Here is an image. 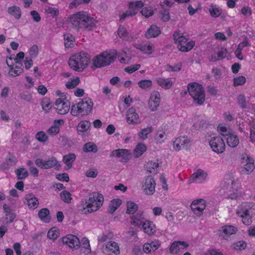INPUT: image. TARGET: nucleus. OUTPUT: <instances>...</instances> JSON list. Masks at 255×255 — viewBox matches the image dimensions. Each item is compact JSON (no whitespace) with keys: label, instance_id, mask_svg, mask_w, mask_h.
I'll list each match as a JSON object with an SVG mask.
<instances>
[{"label":"nucleus","instance_id":"obj_61","mask_svg":"<svg viewBox=\"0 0 255 255\" xmlns=\"http://www.w3.org/2000/svg\"><path fill=\"white\" fill-rule=\"evenodd\" d=\"M228 53L227 48L225 47H221V50L217 52V57L219 59H223L227 56L226 54Z\"/></svg>","mask_w":255,"mask_h":255},{"label":"nucleus","instance_id":"obj_60","mask_svg":"<svg viewBox=\"0 0 255 255\" xmlns=\"http://www.w3.org/2000/svg\"><path fill=\"white\" fill-rule=\"evenodd\" d=\"M24 53L23 52L21 51L18 53L16 54V56L15 58H14V60L15 61V63L17 64H18L19 65H21V66L22 65V60L24 58Z\"/></svg>","mask_w":255,"mask_h":255},{"label":"nucleus","instance_id":"obj_46","mask_svg":"<svg viewBox=\"0 0 255 255\" xmlns=\"http://www.w3.org/2000/svg\"><path fill=\"white\" fill-rule=\"evenodd\" d=\"M60 196L61 200L65 203H70L72 199L71 193L66 190L62 191L60 193Z\"/></svg>","mask_w":255,"mask_h":255},{"label":"nucleus","instance_id":"obj_14","mask_svg":"<svg viewBox=\"0 0 255 255\" xmlns=\"http://www.w3.org/2000/svg\"><path fill=\"white\" fill-rule=\"evenodd\" d=\"M63 244L68 245L70 248L78 249L80 246L79 239L75 235H68L62 239Z\"/></svg>","mask_w":255,"mask_h":255},{"label":"nucleus","instance_id":"obj_53","mask_svg":"<svg viewBox=\"0 0 255 255\" xmlns=\"http://www.w3.org/2000/svg\"><path fill=\"white\" fill-rule=\"evenodd\" d=\"M76 159V155L70 153L63 156V161L64 163H72Z\"/></svg>","mask_w":255,"mask_h":255},{"label":"nucleus","instance_id":"obj_26","mask_svg":"<svg viewBox=\"0 0 255 255\" xmlns=\"http://www.w3.org/2000/svg\"><path fill=\"white\" fill-rule=\"evenodd\" d=\"M38 216L40 220L46 223L50 222L51 217L49 210L47 208H42L38 212Z\"/></svg>","mask_w":255,"mask_h":255},{"label":"nucleus","instance_id":"obj_6","mask_svg":"<svg viewBox=\"0 0 255 255\" xmlns=\"http://www.w3.org/2000/svg\"><path fill=\"white\" fill-rule=\"evenodd\" d=\"M116 59V55H113L108 51H104L93 59L94 67L99 68L108 66L113 63Z\"/></svg>","mask_w":255,"mask_h":255},{"label":"nucleus","instance_id":"obj_4","mask_svg":"<svg viewBox=\"0 0 255 255\" xmlns=\"http://www.w3.org/2000/svg\"><path fill=\"white\" fill-rule=\"evenodd\" d=\"M190 96L193 99L195 103L202 105L205 100V91L203 87L198 83H189L187 87Z\"/></svg>","mask_w":255,"mask_h":255},{"label":"nucleus","instance_id":"obj_22","mask_svg":"<svg viewBox=\"0 0 255 255\" xmlns=\"http://www.w3.org/2000/svg\"><path fill=\"white\" fill-rule=\"evenodd\" d=\"M131 224L135 226H140L146 221L142 216V212H138L135 215L130 217Z\"/></svg>","mask_w":255,"mask_h":255},{"label":"nucleus","instance_id":"obj_32","mask_svg":"<svg viewBox=\"0 0 255 255\" xmlns=\"http://www.w3.org/2000/svg\"><path fill=\"white\" fill-rule=\"evenodd\" d=\"M7 11L17 19H19L21 17V9L17 6L13 5L8 7Z\"/></svg>","mask_w":255,"mask_h":255},{"label":"nucleus","instance_id":"obj_16","mask_svg":"<svg viewBox=\"0 0 255 255\" xmlns=\"http://www.w3.org/2000/svg\"><path fill=\"white\" fill-rule=\"evenodd\" d=\"M205 201L202 199L194 200L191 204V208L196 215L200 216L205 208Z\"/></svg>","mask_w":255,"mask_h":255},{"label":"nucleus","instance_id":"obj_5","mask_svg":"<svg viewBox=\"0 0 255 255\" xmlns=\"http://www.w3.org/2000/svg\"><path fill=\"white\" fill-rule=\"evenodd\" d=\"M173 36L175 43H178L177 48L180 51L188 52L191 50L195 45V42L193 40L187 42V39L179 30L175 31Z\"/></svg>","mask_w":255,"mask_h":255},{"label":"nucleus","instance_id":"obj_62","mask_svg":"<svg viewBox=\"0 0 255 255\" xmlns=\"http://www.w3.org/2000/svg\"><path fill=\"white\" fill-rule=\"evenodd\" d=\"M161 18L163 21H168L170 18L168 9L164 10L161 12Z\"/></svg>","mask_w":255,"mask_h":255},{"label":"nucleus","instance_id":"obj_10","mask_svg":"<svg viewBox=\"0 0 255 255\" xmlns=\"http://www.w3.org/2000/svg\"><path fill=\"white\" fill-rule=\"evenodd\" d=\"M55 107L54 108L59 114H66L70 110V102L66 98L64 100L61 98L57 99L55 101Z\"/></svg>","mask_w":255,"mask_h":255},{"label":"nucleus","instance_id":"obj_56","mask_svg":"<svg viewBox=\"0 0 255 255\" xmlns=\"http://www.w3.org/2000/svg\"><path fill=\"white\" fill-rule=\"evenodd\" d=\"M234 86H237L244 85L246 82V78L244 76H240L234 79Z\"/></svg>","mask_w":255,"mask_h":255},{"label":"nucleus","instance_id":"obj_21","mask_svg":"<svg viewBox=\"0 0 255 255\" xmlns=\"http://www.w3.org/2000/svg\"><path fill=\"white\" fill-rule=\"evenodd\" d=\"M127 121L129 124H136L139 123V116L135 112V110L129 108L127 113Z\"/></svg>","mask_w":255,"mask_h":255},{"label":"nucleus","instance_id":"obj_47","mask_svg":"<svg viewBox=\"0 0 255 255\" xmlns=\"http://www.w3.org/2000/svg\"><path fill=\"white\" fill-rule=\"evenodd\" d=\"M138 86L143 89L150 88L152 87V81L150 80H142L137 83Z\"/></svg>","mask_w":255,"mask_h":255},{"label":"nucleus","instance_id":"obj_40","mask_svg":"<svg viewBox=\"0 0 255 255\" xmlns=\"http://www.w3.org/2000/svg\"><path fill=\"white\" fill-rule=\"evenodd\" d=\"M91 127V123L88 121L81 122L78 127L77 130L78 132H83L86 131Z\"/></svg>","mask_w":255,"mask_h":255},{"label":"nucleus","instance_id":"obj_34","mask_svg":"<svg viewBox=\"0 0 255 255\" xmlns=\"http://www.w3.org/2000/svg\"><path fill=\"white\" fill-rule=\"evenodd\" d=\"M146 150V146L143 143H138L133 150L135 157H138Z\"/></svg>","mask_w":255,"mask_h":255},{"label":"nucleus","instance_id":"obj_13","mask_svg":"<svg viewBox=\"0 0 255 255\" xmlns=\"http://www.w3.org/2000/svg\"><path fill=\"white\" fill-rule=\"evenodd\" d=\"M155 181L151 176H148L145 179L142 188L145 193L152 195L155 192Z\"/></svg>","mask_w":255,"mask_h":255},{"label":"nucleus","instance_id":"obj_48","mask_svg":"<svg viewBox=\"0 0 255 255\" xmlns=\"http://www.w3.org/2000/svg\"><path fill=\"white\" fill-rule=\"evenodd\" d=\"M140 13L145 17H149L153 14L154 12L151 6H145L142 8Z\"/></svg>","mask_w":255,"mask_h":255},{"label":"nucleus","instance_id":"obj_57","mask_svg":"<svg viewBox=\"0 0 255 255\" xmlns=\"http://www.w3.org/2000/svg\"><path fill=\"white\" fill-rule=\"evenodd\" d=\"M6 160L10 165H15L17 162V159L16 157L13 154L9 152L6 156Z\"/></svg>","mask_w":255,"mask_h":255},{"label":"nucleus","instance_id":"obj_50","mask_svg":"<svg viewBox=\"0 0 255 255\" xmlns=\"http://www.w3.org/2000/svg\"><path fill=\"white\" fill-rule=\"evenodd\" d=\"M80 78L77 77L76 78L72 79L71 81L66 83L65 86L67 88L72 89L74 88L80 83Z\"/></svg>","mask_w":255,"mask_h":255},{"label":"nucleus","instance_id":"obj_63","mask_svg":"<svg viewBox=\"0 0 255 255\" xmlns=\"http://www.w3.org/2000/svg\"><path fill=\"white\" fill-rule=\"evenodd\" d=\"M29 55L32 57H35L38 54V48L36 45H33L29 49Z\"/></svg>","mask_w":255,"mask_h":255},{"label":"nucleus","instance_id":"obj_44","mask_svg":"<svg viewBox=\"0 0 255 255\" xmlns=\"http://www.w3.org/2000/svg\"><path fill=\"white\" fill-rule=\"evenodd\" d=\"M137 48L143 53H147L148 54H151L153 51L152 45L150 43L139 45Z\"/></svg>","mask_w":255,"mask_h":255},{"label":"nucleus","instance_id":"obj_43","mask_svg":"<svg viewBox=\"0 0 255 255\" xmlns=\"http://www.w3.org/2000/svg\"><path fill=\"white\" fill-rule=\"evenodd\" d=\"M210 13L212 17H217L220 15L222 10L216 5H211L209 9Z\"/></svg>","mask_w":255,"mask_h":255},{"label":"nucleus","instance_id":"obj_24","mask_svg":"<svg viewBox=\"0 0 255 255\" xmlns=\"http://www.w3.org/2000/svg\"><path fill=\"white\" fill-rule=\"evenodd\" d=\"M247 163L245 165L242 170L243 174H249L252 172L255 169L254 160L250 156H247Z\"/></svg>","mask_w":255,"mask_h":255},{"label":"nucleus","instance_id":"obj_1","mask_svg":"<svg viewBox=\"0 0 255 255\" xmlns=\"http://www.w3.org/2000/svg\"><path fill=\"white\" fill-rule=\"evenodd\" d=\"M104 197L98 192H93L89 195V199L82 200L79 206V210L86 214L98 210L103 205Z\"/></svg>","mask_w":255,"mask_h":255},{"label":"nucleus","instance_id":"obj_15","mask_svg":"<svg viewBox=\"0 0 255 255\" xmlns=\"http://www.w3.org/2000/svg\"><path fill=\"white\" fill-rule=\"evenodd\" d=\"M160 95L158 92L154 91L150 95L148 101V106L152 111H156L159 106Z\"/></svg>","mask_w":255,"mask_h":255},{"label":"nucleus","instance_id":"obj_58","mask_svg":"<svg viewBox=\"0 0 255 255\" xmlns=\"http://www.w3.org/2000/svg\"><path fill=\"white\" fill-rule=\"evenodd\" d=\"M19 97L20 99L30 103L32 100V95L28 92H23L19 94Z\"/></svg>","mask_w":255,"mask_h":255},{"label":"nucleus","instance_id":"obj_17","mask_svg":"<svg viewBox=\"0 0 255 255\" xmlns=\"http://www.w3.org/2000/svg\"><path fill=\"white\" fill-rule=\"evenodd\" d=\"M130 153L129 150L126 149H117L114 150L111 153V157L121 158L122 162H127L129 160Z\"/></svg>","mask_w":255,"mask_h":255},{"label":"nucleus","instance_id":"obj_45","mask_svg":"<svg viewBox=\"0 0 255 255\" xmlns=\"http://www.w3.org/2000/svg\"><path fill=\"white\" fill-rule=\"evenodd\" d=\"M158 167V163L152 161H149L146 165L147 171L150 173L156 174V169Z\"/></svg>","mask_w":255,"mask_h":255},{"label":"nucleus","instance_id":"obj_8","mask_svg":"<svg viewBox=\"0 0 255 255\" xmlns=\"http://www.w3.org/2000/svg\"><path fill=\"white\" fill-rule=\"evenodd\" d=\"M144 5V3L141 0L129 2L128 9L120 15V20L123 21L127 17L135 15L139 9L143 7Z\"/></svg>","mask_w":255,"mask_h":255},{"label":"nucleus","instance_id":"obj_59","mask_svg":"<svg viewBox=\"0 0 255 255\" xmlns=\"http://www.w3.org/2000/svg\"><path fill=\"white\" fill-rule=\"evenodd\" d=\"M56 177L58 180L61 181H65L68 182L69 181V176L66 173L58 174L56 175Z\"/></svg>","mask_w":255,"mask_h":255},{"label":"nucleus","instance_id":"obj_51","mask_svg":"<svg viewBox=\"0 0 255 255\" xmlns=\"http://www.w3.org/2000/svg\"><path fill=\"white\" fill-rule=\"evenodd\" d=\"M233 249L237 251H242L245 250L247 247V244L244 241H239L233 244Z\"/></svg>","mask_w":255,"mask_h":255},{"label":"nucleus","instance_id":"obj_39","mask_svg":"<svg viewBox=\"0 0 255 255\" xmlns=\"http://www.w3.org/2000/svg\"><path fill=\"white\" fill-rule=\"evenodd\" d=\"M6 64L10 68L9 70V74L13 77H15L20 75L23 72L22 68H17V69H14L12 65H9L7 61H6Z\"/></svg>","mask_w":255,"mask_h":255},{"label":"nucleus","instance_id":"obj_9","mask_svg":"<svg viewBox=\"0 0 255 255\" xmlns=\"http://www.w3.org/2000/svg\"><path fill=\"white\" fill-rule=\"evenodd\" d=\"M209 144L212 150L217 153H222L225 150V143L220 136L212 138L209 142Z\"/></svg>","mask_w":255,"mask_h":255},{"label":"nucleus","instance_id":"obj_11","mask_svg":"<svg viewBox=\"0 0 255 255\" xmlns=\"http://www.w3.org/2000/svg\"><path fill=\"white\" fill-rule=\"evenodd\" d=\"M191 141L192 140L187 136H180L177 138L173 142V147L176 151L181 149H188L190 146Z\"/></svg>","mask_w":255,"mask_h":255},{"label":"nucleus","instance_id":"obj_37","mask_svg":"<svg viewBox=\"0 0 255 255\" xmlns=\"http://www.w3.org/2000/svg\"><path fill=\"white\" fill-rule=\"evenodd\" d=\"M83 151L85 152H92L96 153L98 151V147L94 143L90 142L84 144Z\"/></svg>","mask_w":255,"mask_h":255},{"label":"nucleus","instance_id":"obj_27","mask_svg":"<svg viewBox=\"0 0 255 255\" xmlns=\"http://www.w3.org/2000/svg\"><path fill=\"white\" fill-rule=\"evenodd\" d=\"M105 254L107 253L110 254L111 253H115L116 254H119V247L118 244L115 242H110L107 244L106 246L105 251H103Z\"/></svg>","mask_w":255,"mask_h":255},{"label":"nucleus","instance_id":"obj_41","mask_svg":"<svg viewBox=\"0 0 255 255\" xmlns=\"http://www.w3.org/2000/svg\"><path fill=\"white\" fill-rule=\"evenodd\" d=\"M207 174L202 169H198L197 172L194 173L190 178V180L195 181L197 179H204L206 177Z\"/></svg>","mask_w":255,"mask_h":255},{"label":"nucleus","instance_id":"obj_7","mask_svg":"<svg viewBox=\"0 0 255 255\" xmlns=\"http://www.w3.org/2000/svg\"><path fill=\"white\" fill-rule=\"evenodd\" d=\"M35 164L41 169H48L55 167V169H59L61 165L58 163L56 157L52 156L48 158L46 161L39 158L35 160Z\"/></svg>","mask_w":255,"mask_h":255},{"label":"nucleus","instance_id":"obj_25","mask_svg":"<svg viewBox=\"0 0 255 255\" xmlns=\"http://www.w3.org/2000/svg\"><path fill=\"white\" fill-rule=\"evenodd\" d=\"M161 33L160 28L155 25H152L145 33V37L147 38L156 37Z\"/></svg>","mask_w":255,"mask_h":255},{"label":"nucleus","instance_id":"obj_23","mask_svg":"<svg viewBox=\"0 0 255 255\" xmlns=\"http://www.w3.org/2000/svg\"><path fill=\"white\" fill-rule=\"evenodd\" d=\"M117 33L119 36L123 40L130 41L133 39V37L129 34L124 26L119 27Z\"/></svg>","mask_w":255,"mask_h":255},{"label":"nucleus","instance_id":"obj_3","mask_svg":"<svg viewBox=\"0 0 255 255\" xmlns=\"http://www.w3.org/2000/svg\"><path fill=\"white\" fill-rule=\"evenodd\" d=\"M93 106V102L90 98H84L72 106L71 114L74 117L87 116L91 113Z\"/></svg>","mask_w":255,"mask_h":255},{"label":"nucleus","instance_id":"obj_29","mask_svg":"<svg viewBox=\"0 0 255 255\" xmlns=\"http://www.w3.org/2000/svg\"><path fill=\"white\" fill-rule=\"evenodd\" d=\"M226 138L227 143L231 147H236L239 143V139L238 136L233 133H230Z\"/></svg>","mask_w":255,"mask_h":255},{"label":"nucleus","instance_id":"obj_36","mask_svg":"<svg viewBox=\"0 0 255 255\" xmlns=\"http://www.w3.org/2000/svg\"><path fill=\"white\" fill-rule=\"evenodd\" d=\"M127 205L126 213L128 214H133L138 209V205L132 201H127Z\"/></svg>","mask_w":255,"mask_h":255},{"label":"nucleus","instance_id":"obj_18","mask_svg":"<svg viewBox=\"0 0 255 255\" xmlns=\"http://www.w3.org/2000/svg\"><path fill=\"white\" fill-rule=\"evenodd\" d=\"M23 203L28 206L29 209L34 210L39 205L38 199L32 193L28 194L25 195Z\"/></svg>","mask_w":255,"mask_h":255},{"label":"nucleus","instance_id":"obj_28","mask_svg":"<svg viewBox=\"0 0 255 255\" xmlns=\"http://www.w3.org/2000/svg\"><path fill=\"white\" fill-rule=\"evenodd\" d=\"M144 232L148 235H151L155 233V225L149 221H146L142 225Z\"/></svg>","mask_w":255,"mask_h":255},{"label":"nucleus","instance_id":"obj_38","mask_svg":"<svg viewBox=\"0 0 255 255\" xmlns=\"http://www.w3.org/2000/svg\"><path fill=\"white\" fill-rule=\"evenodd\" d=\"M237 231V228L233 226H226L222 227L219 230L220 232H222L227 235L235 234Z\"/></svg>","mask_w":255,"mask_h":255},{"label":"nucleus","instance_id":"obj_54","mask_svg":"<svg viewBox=\"0 0 255 255\" xmlns=\"http://www.w3.org/2000/svg\"><path fill=\"white\" fill-rule=\"evenodd\" d=\"M45 11L46 13L50 14L52 17H55L59 14V10L55 7H48Z\"/></svg>","mask_w":255,"mask_h":255},{"label":"nucleus","instance_id":"obj_64","mask_svg":"<svg viewBox=\"0 0 255 255\" xmlns=\"http://www.w3.org/2000/svg\"><path fill=\"white\" fill-rule=\"evenodd\" d=\"M250 132L251 141L255 142V121H253L252 124Z\"/></svg>","mask_w":255,"mask_h":255},{"label":"nucleus","instance_id":"obj_31","mask_svg":"<svg viewBox=\"0 0 255 255\" xmlns=\"http://www.w3.org/2000/svg\"><path fill=\"white\" fill-rule=\"evenodd\" d=\"M156 82L159 86L165 89H170L173 84L170 79L159 78L156 79Z\"/></svg>","mask_w":255,"mask_h":255},{"label":"nucleus","instance_id":"obj_42","mask_svg":"<svg viewBox=\"0 0 255 255\" xmlns=\"http://www.w3.org/2000/svg\"><path fill=\"white\" fill-rule=\"evenodd\" d=\"M153 130L152 127H147L146 128L142 129L141 131H140L138 135L139 137L142 139H145L147 138V135L151 132Z\"/></svg>","mask_w":255,"mask_h":255},{"label":"nucleus","instance_id":"obj_20","mask_svg":"<svg viewBox=\"0 0 255 255\" xmlns=\"http://www.w3.org/2000/svg\"><path fill=\"white\" fill-rule=\"evenodd\" d=\"M189 245L183 241H175L170 247V252L172 254H177L181 249L187 248Z\"/></svg>","mask_w":255,"mask_h":255},{"label":"nucleus","instance_id":"obj_2","mask_svg":"<svg viewBox=\"0 0 255 255\" xmlns=\"http://www.w3.org/2000/svg\"><path fill=\"white\" fill-rule=\"evenodd\" d=\"M90 61V58L89 54L80 52L71 56L68 64L73 70L82 71L88 65Z\"/></svg>","mask_w":255,"mask_h":255},{"label":"nucleus","instance_id":"obj_55","mask_svg":"<svg viewBox=\"0 0 255 255\" xmlns=\"http://www.w3.org/2000/svg\"><path fill=\"white\" fill-rule=\"evenodd\" d=\"M35 137L38 141L42 142H45L48 140V136L43 131H39L37 132Z\"/></svg>","mask_w":255,"mask_h":255},{"label":"nucleus","instance_id":"obj_33","mask_svg":"<svg viewBox=\"0 0 255 255\" xmlns=\"http://www.w3.org/2000/svg\"><path fill=\"white\" fill-rule=\"evenodd\" d=\"M14 172L18 180L25 179L29 175L28 172L24 167L17 168L15 170Z\"/></svg>","mask_w":255,"mask_h":255},{"label":"nucleus","instance_id":"obj_30","mask_svg":"<svg viewBox=\"0 0 255 255\" xmlns=\"http://www.w3.org/2000/svg\"><path fill=\"white\" fill-rule=\"evenodd\" d=\"M122 201L120 199H116L112 200L109 205L108 212L112 214L122 204Z\"/></svg>","mask_w":255,"mask_h":255},{"label":"nucleus","instance_id":"obj_12","mask_svg":"<svg viewBox=\"0 0 255 255\" xmlns=\"http://www.w3.org/2000/svg\"><path fill=\"white\" fill-rule=\"evenodd\" d=\"M82 20L80 29L84 30L91 31L95 26L96 21L94 18L90 16L86 12H84Z\"/></svg>","mask_w":255,"mask_h":255},{"label":"nucleus","instance_id":"obj_52","mask_svg":"<svg viewBox=\"0 0 255 255\" xmlns=\"http://www.w3.org/2000/svg\"><path fill=\"white\" fill-rule=\"evenodd\" d=\"M59 232L55 228H52L49 230L47 233V238L50 239L55 240L59 236Z\"/></svg>","mask_w":255,"mask_h":255},{"label":"nucleus","instance_id":"obj_35","mask_svg":"<svg viewBox=\"0 0 255 255\" xmlns=\"http://www.w3.org/2000/svg\"><path fill=\"white\" fill-rule=\"evenodd\" d=\"M64 45L66 47H72L75 42L74 37L70 33H66L64 35Z\"/></svg>","mask_w":255,"mask_h":255},{"label":"nucleus","instance_id":"obj_49","mask_svg":"<svg viewBox=\"0 0 255 255\" xmlns=\"http://www.w3.org/2000/svg\"><path fill=\"white\" fill-rule=\"evenodd\" d=\"M238 103L240 107L244 109L248 108V102L246 101V98L244 95L240 94L238 97Z\"/></svg>","mask_w":255,"mask_h":255},{"label":"nucleus","instance_id":"obj_19","mask_svg":"<svg viewBox=\"0 0 255 255\" xmlns=\"http://www.w3.org/2000/svg\"><path fill=\"white\" fill-rule=\"evenodd\" d=\"M84 13V11L78 12L77 13L72 15L69 18L72 24L76 28H77L78 29H80L82 20L84 17V15H83Z\"/></svg>","mask_w":255,"mask_h":255}]
</instances>
